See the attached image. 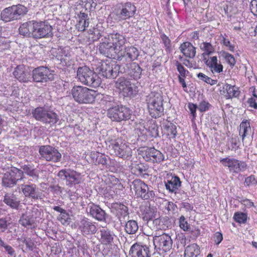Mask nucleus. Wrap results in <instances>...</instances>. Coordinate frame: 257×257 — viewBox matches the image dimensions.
Instances as JSON below:
<instances>
[{"label":"nucleus","instance_id":"nucleus-16","mask_svg":"<svg viewBox=\"0 0 257 257\" xmlns=\"http://www.w3.org/2000/svg\"><path fill=\"white\" fill-rule=\"evenodd\" d=\"M41 158L47 161L57 163L60 161L62 155L54 147L49 145L42 146L39 148Z\"/></svg>","mask_w":257,"mask_h":257},{"label":"nucleus","instance_id":"nucleus-29","mask_svg":"<svg viewBox=\"0 0 257 257\" xmlns=\"http://www.w3.org/2000/svg\"><path fill=\"white\" fill-rule=\"evenodd\" d=\"M149 252V247L136 243L132 246L130 254L132 257H150Z\"/></svg>","mask_w":257,"mask_h":257},{"label":"nucleus","instance_id":"nucleus-50","mask_svg":"<svg viewBox=\"0 0 257 257\" xmlns=\"http://www.w3.org/2000/svg\"><path fill=\"white\" fill-rule=\"evenodd\" d=\"M197 76L201 81L211 85H215L217 83V80L213 79L201 72L198 73Z\"/></svg>","mask_w":257,"mask_h":257},{"label":"nucleus","instance_id":"nucleus-39","mask_svg":"<svg viewBox=\"0 0 257 257\" xmlns=\"http://www.w3.org/2000/svg\"><path fill=\"white\" fill-rule=\"evenodd\" d=\"M106 184L110 188H114L115 189H121L123 188L122 185L118 179L113 175H108L105 179Z\"/></svg>","mask_w":257,"mask_h":257},{"label":"nucleus","instance_id":"nucleus-36","mask_svg":"<svg viewBox=\"0 0 257 257\" xmlns=\"http://www.w3.org/2000/svg\"><path fill=\"white\" fill-rule=\"evenodd\" d=\"M177 134V127L172 122H169L163 126V136L171 140L175 139Z\"/></svg>","mask_w":257,"mask_h":257},{"label":"nucleus","instance_id":"nucleus-1","mask_svg":"<svg viewBox=\"0 0 257 257\" xmlns=\"http://www.w3.org/2000/svg\"><path fill=\"white\" fill-rule=\"evenodd\" d=\"M125 37L119 33L109 34L101 40L98 45V51L106 57L120 61L126 56L131 60L137 59L139 56L138 49L134 46L126 47L123 51L125 43Z\"/></svg>","mask_w":257,"mask_h":257},{"label":"nucleus","instance_id":"nucleus-63","mask_svg":"<svg viewBox=\"0 0 257 257\" xmlns=\"http://www.w3.org/2000/svg\"><path fill=\"white\" fill-rule=\"evenodd\" d=\"M223 235L221 232H216L213 235V241L216 245L220 244L223 240Z\"/></svg>","mask_w":257,"mask_h":257},{"label":"nucleus","instance_id":"nucleus-45","mask_svg":"<svg viewBox=\"0 0 257 257\" xmlns=\"http://www.w3.org/2000/svg\"><path fill=\"white\" fill-rule=\"evenodd\" d=\"M235 2H226L224 10L227 15L231 16L232 15L237 14L238 12L237 7L235 4Z\"/></svg>","mask_w":257,"mask_h":257},{"label":"nucleus","instance_id":"nucleus-61","mask_svg":"<svg viewBox=\"0 0 257 257\" xmlns=\"http://www.w3.org/2000/svg\"><path fill=\"white\" fill-rule=\"evenodd\" d=\"M245 184L247 186L255 185L257 184V180L254 175H251L245 178Z\"/></svg>","mask_w":257,"mask_h":257},{"label":"nucleus","instance_id":"nucleus-26","mask_svg":"<svg viewBox=\"0 0 257 257\" xmlns=\"http://www.w3.org/2000/svg\"><path fill=\"white\" fill-rule=\"evenodd\" d=\"M21 189L26 197L31 198L34 200L41 198V193L39 191V188L35 184L22 185Z\"/></svg>","mask_w":257,"mask_h":257},{"label":"nucleus","instance_id":"nucleus-10","mask_svg":"<svg viewBox=\"0 0 257 257\" xmlns=\"http://www.w3.org/2000/svg\"><path fill=\"white\" fill-rule=\"evenodd\" d=\"M99 241L102 245V253L103 255H109L113 246L114 234L108 229L103 228L99 231Z\"/></svg>","mask_w":257,"mask_h":257},{"label":"nucleus","instance_id":"nucleus-41","mask_svg":"<svg viewBox=\"0 0 257 257\" xmlns=\"http://www.w3.org/2000/svg\"><path fill=\"white\" fill-rule=\"evenodd\" d=\"M146 130L148 132L147 135L151 137L156 138L159 135L158 126L156 122L151 120L147 122Z\"/></svg>","mask_w":257,"mask_h":257},{"label":"nucleus","instance_id":"nucleus-4","mask_svg":"<svg viewBox=\"0 0 257 257\" xmlns=\"http://www.w3.org/2000/svg\"><path fill=\"white\" fill-rule=\"evenodd\" d=\"M94 66L95 70L106 78H115L120 69V66L110 59L97 60L95 61Z\"/></svg>","mask_w":257,"mask_h":257},{"label":"nucleus","instance_id":"nucleus-31","mask_svg":"<svg viewBox=\"0 0 257 257\" xmlns=\"http://www.w3.org/2000/svg\"><path fill=\"white\" fill-rule=\"evenodd\" d=\"M179 49L181 53L186 57L194 58L196 55V48L189 42H185L182 43Z\"/></svg>","mask_w":257,"mask_h":257},{"label":"nucleus","instance_id":"nucleus-7","mask_svg":"<svg viewBox=\"0 0 257 257\" xmlns=\"http://www.w3.org/2000/svg\"><path fill=\"white\" fill-rule=\"evenodd\" d=\"M32 114L36 120L46 124H50V126L55 125L59 119L56 112L44 107L36 108L33 111Z\"/></svg>","mask_w":257,"mask_h":257},{"label":"nucleus","instance_id":"nucleus-34","mask_svg":"<svg viewBox=\"0 0 257 257\" xmlns=\"http://www.w3.org/2000/svg\"><path fill=\"white\" fill-rule=\"evenodd\" d=\"M128 75L134 79H138L141 78L142 69L136 62H132L127 64Z\"/></svg>","mask_w":257,"mask_h":257},{"label":"nucleus","instance_id":"nucleus-9","mask_svg":"<svg viewBox=\"0 0 257 257\" xmlns=\"http://www.w3.org/2000/svg\"><path fill=\"white\" fill-rule=\"evenodd\" d=\"M27 8L21 5H13L5 9L1 13V18L3 21L10 22L20 19L21 16L27 14Z\"/></svg>","mask_w":257,"mask_h":257},{"label":"nucleus","instance_id":"nucleus-3","mask_svg":"<svg viewBox=\"0 0 257 257\" xmlns=\"http://www.w3.org/2000/svg\"><path fill=\"white\" fill-rule=\"evenodd\" d=\"M109 148L116 157L124 160L129 159L132 156V150L129 143L121 138L109 139Z\"/></svg>","mask_w":257,"mask_h":257},{"label":"nucleus","instance_id":"nucleus-64","mask_svg":"<svg viewBox=\"0 0 257 257\" xmlns=\"http://www.w3.org/2000/svg\"><path fill=\"white\" fill-rule=\"evenodd\" d=\"M250 9L253 15L257 17V0H252L251 1Z\"/></svg>","mask_w":257,"mask_h":257},{"label":"nucleus","instance_id":"nucleus-23","mask_svg":"<svg viewBox=\"0 0 257 257\" xmlns=\"http://www.w3.org/2000/svg\"><path fill=\"white\" fill-rule=\"evenodd\" d=\"M220 94L226 99H231L238 97L240 91L238 87L225 83L220 89Z\"/></svg>","mask_w":257,"mask_h":257},{"label":"nucleus","instance_id":"nucleus-55","mask_svg":"<svg viewBox=\"0 0 257 257\" xmlns=\"http://www.w3.org/2000/svg\"><path fill=\"white\" fill-rule=\"evenodd\" d=\"M109 157L107 156H105L103 154L98 153V158L95 163V165H102L105 166L107 164L108 160Z\"/></svg>","mask_w":257,"mask_h":257},{"label":"nucleus","instance_id":"nucleus-62","mask_svg":"<svg viewBox=\"0 0 257 257\" xmlns=\"http://www.w3.org/2000/svg\"><path fill=\"white\" fill-rule=\"evenodd\" d=\"M175 66L177 67V70L180 73L179 76L181 77H186V72L187 71L183 65L178 61L175 62Z\"/></svg>","mask_w":257,"mask_h":257},{"label":"nucleus","instance_id":"nucleus-24","mask_svg":"<svg viewBox=\"0 0 257 257\" xmlns=\"http://www.w3.org/2000/svg\"><path fill=\"white\" fill-rule=\"evenodd\" d=\"M202 60L213 74L220 73L223 71V66L217 56L207 57L203 58Z\"/></svg>","mask_w":257,"mask_h":257},{"label":"nucleus","instance_id":"nucleus-17","mask_svg":"<svg viewBox=\"0 0 257 257\" xmlns=\"http://www.w3.org/2000/svg\"><path fill=\"white\" fill-rule=\"evenodd\" d=\"M153 242L156 249L164 252L170 250L172 244L170 236L164 233L160 234L159 232L155 233Z\"/></svg>","mask_w":257,"mask_h":257},{"label":"nucleus","instance_id":"nucleus-15","mask_svg":"<svg viewBox=\"0 0 257 257\" xmlns=\"http://www.w3.org/2000/svg\"><path fill=\"white\" fill-rule=\"evenodd\" d=\"M23 172L16 167H12L7 171L2 178V184L6 187H12L17 183L19 180L22 179Z\"/></svg>","mask_w":257,"mask_h":257},{"label":"nucleus","instance_id":"nucleus-49","mask_svg":"<svg viewBox=\"0 0 257 257\" xmlns=\"http://www.w3.org/2000/svg\"><path fill=\"white\" fill-rule=\"evenodd\" d=\"M233 219L238 223H245L247 219V214L243 212H236L234 214Z\"/></svg>","mask_w":257,"mask_h":257},{"label":"nucleus","instance_id":"nucleus-27","mask_svg":"<svg viewBox=\"0 0 257 257\" xmlns=\"http://www.w3.org/2000/svg\"><path fill=\"white\" fill-rule=\"evenodd\" d=\"M89 24L88 15L87 13L83 12L82 9L76 17L75 28L78 31L83 32Z\"/></svg>","mask_w":257,"mask_h":257},{"label":"nucleus","instance_id":"nucleus-28","mask_svg":"<svg viewBox=\"0 0 257 257\" xmlns=\"http://www.w3.org/2000/svg\"><path fill=\"white\" fill-rule=\"evenodd\" d=\"M112 209L115 211L116 216L117 217L121 223L122 221L125 222V218L129 217L128 208L123 204L115 203L113 204Z\"/></svg>","mask_w":257,"mask_h":257},{"label":"nucleus","instance_id":"nucleus-18","mask_svg":"<svg viewBox=\"0 0 257 257\" xmlns=\"http://www.w3.org/2000/svg\"><path fill=\"white\" fill-rule=\"evenodd\" d=\"M58 176L66 181L67 186L71 187L79 184L81 181L80 173L71 169H62L59 171Z\"/></svg>","mask_w":257,"mask_h":257},{"label":"nucleus","instance_id":"nucleus-42","mask_svg":"<svg viewBox=\"0 0 257 257\" xmlns=\"http://www.w3.org/2000/svg\"><path fill=\"white\" fill-rule=\"evenodd\" d=\"M4 202L13 209H17L20 205V201L17 200L13 194H6L4 196Z\"/></svg>","mask_w":257,"mask_h":257},{"label":"nucleus","instance_id":"nucleus-38","mask_svg":"<svg viewBox=\"0 0 257 257\" xmlns=\"http://www.w3.org/2000/svg\"><path fill=\"white\" fill-rule=\"evenodd\" d=\"M200 253L199 246L196 243H192L186 247L184 257H197Z\"/></svg>","mask_w":257,"mask_h":257},{"label":"nucleus","instance_id":"nucleus-19","mask_svg":"<svg viewBox=\"0 0 257 257\" xmlns=\"http://www.w3.org/2000/svg\"><path fill=\"white\" fill-rule=\"evenodd\" d=\"M133 189L137 198L149 199L154 195L153 191H149L148 185L140 179H136L132 182Z\"/></svg>","mask_w":257,"mask_h":257},{"label":"nucleus","instance_id":"nucleus-35","mask_svg":"<svg viewBox=\"0 0 257 257\" xmlns=\"http://www.w3.org/2000/svg\"><path fill=\"white\" fill-rule=\"evenodd\" d=\"M165 183L166 189L169 192H173L178 189L181 185V181L178 177L170 176L167 178Z\"/></svg>","mask_w":257,"mask_h":257},{"label":"nucleus","instance_id":"nucleus-33","mask_svg":"<svg viewBox=\"0 0 257 257\" xmlns=\"http://www.w3.org/2000/svg\"><path fill=\"white\" fill-rule=\"evenodd\" d=\"M89 213L94 218L98 221H103L105 219V213L98 205L92 203L89 205Z\"/></svg>","mask_w":257,"mask_h":257},{"label":"nucleus","instance_id":"nucleus-21","mask_svg":"<svg viewBox=\"0 0 257 257\" xmlns=\"http://www.w3.org/2000/svg\"><path fill=\"white\" fill-rule=\"evenodd\" d=\"M137 11L135 5L131 2H126L121 4L116 14V16L119 21H124L130 19L135 16Z\"/></svg>","mask_w":257,"mask_h":257},{"label":"nucleus","instance_id":"nucleus-30","mask_svg":"<svg viewBox=\"0 0 257 257\" xmlns=\"http://www.w3.org/2000/svg\"><path fill=\"white\" fill-rule=\"evenodd\" d=\"M34 22L35 20H32L22 24L19 29V34L24 36L33 38Z\"/></svg>","mask_w":257,"mask_h":257},{"label":"nucleus","instance_id":"nucleus-5","mask_svg":"<svg viewBox=\"0 0 257 257\" xmlns=\"http://www.w3.org/2000/svg\"><path fill=\"white\" fill-rule=\"evenodd\" d=\"M146 101L149 113L152 117H159L163 114V98L160 93L152 92L147 96Z\"/></svg>","mask_w":257,"mask_h":257},{"label":"nucleus","instance_id":"nucleus-53","mask_svg":"<svg viewBox=\"0 0 257 257\" xmlns=\"http://www.w3.org/2000/svg\"><path fill=\"white\" fill-rule=\"evenodd\" d=\"M161 39L164 45L166 51L170 52L171 48V43L169 38L165 34H162L161 35Z\"/></svg>","mask_w":257,"mask_h":257},{"label":"nucleus","instance_id":"nucleus-40","mask_svg":"<svg viewBox=\"0 0 257 257\" xmlns=\"http://www.w3.org/2000/svg\"><path fill=\"white\" fill-rule=\"evenodd\" d=\"M157 211L155 209L146 206L142 211V216L144 220L147 222L153 220L156 216Z\"/></svg>","mask_w":257,"mask_h":257},{"label":"nucleus","instance_id":"nucleus-13","mask_svg":"<svg viewBox=\"0 0 257 257\" xmlns=\"http://www.w3.org/2000/svg\"><path fill=\"white\" fill-rule=\"evenodd\" d=\"M107 115L112 121L120 122L131 118V110L123 106L111 107L107 109Z\"/></svg>","mask_w":257,"mask_h":257},{"label":"nucleus","instance_id":"nucleus-11","mask_svg":"<svg viewBox=\"0 0 257 257\" xmlns=\"http://www.w3.org/2000/svg\"><path fill=\"white\" fill-rule=\"evenodd\" d=\"M34 24V39L48 38L53 36L52 26L48 22L35 20Z\"/></svg>","mask_w":257,"mask_h":257},{"label":"nucleus","instance_id":"nucleus-20","mask_svg":"<svg viewBox=\"0 0 257 257\" xmlns=\"http://www.w3.org/2000/svg\"><path fill=\"white\" fill-rule=\"evenodd\" d=\"M116 87L124 97L136 95L138 92V87L130 81L122 78L119 79L116 83Z\"/></svg>","mask_w":257,"mask_h":257},{"label":"nucleus","instance_id":"nucleus-14","mask_svg":"<svg viewBox=\"0 0 257 257\" xmlns=\"http://www.w3.org/2000/svg\"><path fill=\"white\" fill-rule=\"evenodd\" d=\"M54 71L47 67L39 66L33 70L32 77L36 82H47L54 80Z\"/></svg>","mask_w":257,"mask_h":257},{"label":"nucleus","instance_id":"nucleus-32","mask_svg":"<svg viewBox=\"0 0 257 257\" xmlns=\"http://www.w3.org/2000/svg\"><path fill=\"white\" fill-rule=\"evenodd\" d=\"M238 132L239 135L243 144L245 138L248 136H249L251 132L250 120L244 119L239 125Z\"/></svg>","mask_w":257,"mask_h":257},{"label":"nucleus","instance_id":"nucleus-58","mask_svg":"<svg viewBox=\"0 0 257 257\" xmlns=\"http://www.w3.org/2000/svg\"><path fill=\"white\" fill-rule=\"evenodd\" d=\"M229 143L231 150H236L239 148V140L237 137H232L229 140Z\"/></svg>","mask_w":257,"mask_h":257},{"label":"nucleus","instance_id":"nucleus-12","mask_svg":"<svg viewBox=\"0 0 257 257\" xmlns=\"http://www.w3.org/2000/svg\"><path fill=\"white\" fill-rule=\"evenodd\" d=\"M220 162L223 166L227 167L229 172L233 174L244 172L247 167V165L245 162L229 157L221 158Z\"/></svg>","mask_w":257,"mask_h":257},{"label":"nucleus","instance_id":"nucleus-57","mask_svg":"<svg viewBox=\"0 0 257 257\" xmlns=\"http://www.w3.org/2000/svg\"><path fill=\"white\" fill-rule=\"evenodd\" d=\"M113 97L109 96H103L101 100V104L104 105L103 107H109L113 104Z\"/></svg>","mask_w":257,"mask_h":257},{"label":"nucleus","instance_id":"nucleus-44","mask_svg":"<svg viewBox=\"0 0 257 257\" xmlns=\"http://www.w3.org/2000/svg\"><path fill=\"white\" fill-rule=\"evenodd\" d=\"M80 4L81 7L84 9L83 12L87 13V14L94 10L96 6V3L94 0L81 1Z\"/></svg>","mask_w":257,"mask_h":257},{"label":"nucleus","instance_id":"nucleus-8","mask_svg":"<svg viewBox=\"0 0 257 257\" xmlns=\"http://www.w3.org/2000/svg\"><path fill=\"white\" fill-rule=\"evenodd\" d=\"M138 152L146 162L154 164H160L165 160L164 155L154 147H140L138 149Z\"/></svg>","mask_w":257,"mask_h":257},{"label":"nucleus","instance_id":"nucleus-37","mask_svg":"<svg viewBox=\"0 0 257 257\" xmlns=\"http://www.w3.org/2000/svg\"><path fill=\"white\" fill-rule=\"evenodd\" d=\"M88 39L90 41L94 42L98 40L102 36V31L100 27L97 25L93 27L90 28L87 32Z\"/></svg>","mask_w":257,"mask_h":257},{"label":"nucleus","instance_id":"nucleus-56","mask_svg":"<svg viewBox=\"0 0 257 257\" xmlns=\"http://www.w3.org/2000/svg\"><path fill=\"white\" fill-rule=\"evenodd\" d=\"M70 217L69 214L64 211L63 213L60 214L58 217V220L61 222L62 224H69L70 222Z\"/></svg>","mask_w":257,"mask_h":257},{"label":"nucleus","instance_id":"nucleus-25","mask_svg":"<svg viewBox=\"0 0 257 257\" xmlns=\"http://www.w3.org/2000/svg\"><path fill=\"white\" fill-rule=\"evenodd\" d=\"M95 223L87 218H84L80 221L79 229L83 235L95 234L97 231Z\"/></svg>","mask_w":257,"mask_h":257},{"label":"nucleus","instance_id":"nucleus-2","mask_svg":"<svg viewBox=\"0 0 257 257\" xmlns=\"http://www.w3.org/2000/svg\"><path fill=\"white\" fill-rule=\"evenodd\" d=\"M71 93L74 100L79 104H93L99 94L97 91L82 86H74Z\"/></svg>","mask_w":257,"mask_h":257},{"label":"nucleus","instance_id":"nucleus-22","mask_svg":"<svg viewBox=\"0 0 257 257\" xmlns=\"http://www.w3.org/2000/svg\"><path fill=\"white\" fill-rule=\"evenodd\" d=\"M15 78L22 83L31 82L32 73L24 65H18L13 72Z\"/></svg>","mask_w":257,"mask_h":257},{"label":"nucleus","instance_id":"nucleus-51","mask_svg":"<svg viewBox=\"0 0 257 257\" xmlns=\"http://www.w3.org/2000/svg\"><path fill=\"white\" fill-rule=\"evenodd\" d=\"M222 57L225 60L226 62L231 66H234L235 64V60L234 56L229 53L222 51L221 52Z\"/></svg>","mask_w":257,"mask_h":257},{"label":"nucleus","instance_id":"nucleus-60","mask_svg":"<svg viewBox=\"0 0 257 257\" xmlns=\"http://www.w3.org/2000/svg\"><path fill=\"white\" fill-rule=\"evenodd\" d=\"M211 105L206 101H202L199 103L198 108L200 112H204L208 110Z\"/></svg>","mask_w":257,"mask_h":257},{"label":"nucleus","instance_id":"nucleus-52","mask_svg":"<svg viewBox=\"0 0 257 257\" xmlns=\"http://www.w3.org/2000/svg\"><path fill=\"white\" fill-rule=\"evenodd\" d=\"M20 223L24 227H28L32 225L34 223V220L30 216L23 215L20 219Z\"/></svg>","mask_w":257,"mask_h":257},{"label":"nucleus","instance_id":"nucleus-47","mask_svg":"<svg viewBox=\"0 0 257 257\" xmlns=\"http://www.w3.org/2000/svg\"><path fill=\"white\" fill-rule=\"evenodd\" d=\"M23 169L25 174L28 176L33 178L34 179H38L39 176L38 171L32 168L29 165H24L23 167Z\"/></svg>","mask_w":257,"mask_h":257},{"label":"nucleus","instance_id":"nucleus-54","mask_svg":"<svg viewBox=\"0 0 257 257\" xmlns=\"http://www.w3.org/2000/svg\"><path fill=\"white\" fill-rule=\"evenodd\" d=\"M179 226L184 231H188L190 229V225L185 217L182 215L179 218Z\"/></svg>","mask_w":257,"mask_h":257},{"label":"nucleus","instance_id":"nucleus-48","mask_svg":"<svg viewBox=\"0 0 257 257\" xmlns=\"http://www.w3.org/2000/svg\"><path fill=\"white\" fill-rule=\"evenodd\" d=\"M134 173L140 176H144L146 174L147 168L143 163L136 164L134 168Z\"/></svg>","mask_w":257,"mask_h":257},{"label":"nucleus","instance_id":"nucleus-43","mask_svg":"<svg viewBox=\"0 0 257 257\" xmlns=\"http://www.w3.org/2000/svg\"><path fill=\"white\" fill-rule=\"evenodd\" d=\"M200 48L204 52L202 53V59L209 57V55L214 52V48L210 43L203 42L200 46Z\"/></svg>","mask_w":257,"mask_h":257},{"label":"nucleus","instance_id":"nucleus-46","mask_svg":"<svg viewBox=\"0 0 257 257\" xmlns=\"http://www.w3.org/2000/svg\"><path fill=\"white\" fill-rule=\"evenodd\" d=\"M139 227L137 221L131 220L128 221L125 225V230L128 234H134L138 230Z\"/></svg>","mask_w":257,"mask_h":257},{"label":"nucleus","instance_id":"nucleus-59","mask_svg":"<svg viewBox=\"0 0 257 257\" xmlns=\"http://www.w3.org/2000/svg\"><path fill=\"white\" fill-rule=\"evenodd\" d=\"M221 44L226 47L227 49L231 52H233L234 51L235 46L234 45L231 44L230 41L226 39L224 37H222Z\"/></svg>","mask_w":257,"mask_h":257},{"label":"nucleus","instance_id":"nucleus-6","mask_svg":"<svg viewBox=\"0 0 257 257\" xmlns=\"http://www.w3.org/2000/svg\"><path fill=\"white\" fill-rule=\"evenodd\" d=\"M77 76L82 84L89 87H97L100 84V78L97 73L86 66L78 68Z\"/></svg>","mask_w":257,"mask_h":257}]
</instances>
